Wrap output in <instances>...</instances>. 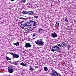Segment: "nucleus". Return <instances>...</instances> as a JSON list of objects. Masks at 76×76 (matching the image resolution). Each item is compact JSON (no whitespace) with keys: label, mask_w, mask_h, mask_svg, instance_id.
<instances>
[{"label":"nucleus","mask_w":76,"mask_h":76,"mask_svg":"<svg viewBox=\"0 0 76 76\" xmlns=\"http://www.w3.org/2000/svg\"><path fill=\"white\" fill-rule=\"evenodd\" d=\"M58 39H59V38H58Z\"/></svg>","instance_id":"34"},{"label":"nucleus","mask_w":76,"mask_h":76,"mask_svg":"<svg viewBox=\"0 0 76 76\" xmlns=\"http://www.w3.org/2000/svg\"><path fill=\"white\" fill-rule=\"evenodd\" d=\"M29 26H32V25L30 24V22L28 21L22 24H21L20 26L22 29H28L29 28Z\"/></svg>","instance_id":"1"},{"label":"nucleus","mask_w":76,"mask_h":76,"mask_svg":"<svg viewBox=\"0 0 76 76\" xmlns=\"http://www.w3.org/2000/svg\"><path fill=\"white\" fill-rule=\"evenodd\" d=\"M13 44L14 45H16L17 44H18V45H19V42H18L16 43H13Z\"/></svg>","instance_id":"16"},{"label":"nucleus","mask_w":76,"mask_h":76,"mask_svg":"<svg viewBox=\"0 0 76 76\" xmlns=\"http://www.w3.org/2000/svg\"><path fill=\"white\" fill-rule=\"evenodd\" d=\"M51 36L53 38H56L58 36L57 34L55 32L51 33Z\"/></svg>","instance_id":"8"},{"label":"nucleus","mask_w":76,"mask_h":76,"mask_svg":"<svg viewBox=\"0 0 76 76\" xmlns=\"http://www.w3.org/2000/svg\"><path fill=\"white\" fill-rule=\"evenodd\" d=\"M34 18H36V19H37V18H38L39 17L38 16H34Z\"/></svg>","instance_id":"23"},{"label":"nucleus","mask_w":76,"mask_h":76,"mask_svg":"<svg viewBox=\"0 0 76 76\" xmlns=\"http://www.w3.org/2000/svg\"><path fill=\"white\" fill-rule=\"evenodd\" d=\"M28 15H32V16L35 15L34 13L33 12V11H28Z\"/></svg>","instance_id":"10"},{"label":"nucleus","mask_w":76,"mask_h":76,"mask_svg":"<svg viewBox=\"0 0 76 76\" xmlns=\"http://www.w3.org/2000/svg\"><path fill=\"white\" fill-rule=\"evenodd\" d=\"M26 44L25 45V47L26 48H31L32 47V45H31L29 43H26Z\"/></svg>","instance_id":"9"},{"label":"nucleus","mask_w":76,"mask_h":76,"mask_svg":"<svg viewBox=\"0 0 76 76\" xmlns=\"http://www.w3.org/2000/svg\"><path fill=\"white\" fill-rule=\"evenodd\" d=\"M59 53H61V51H59Z\"/></svg>","instance_id":"33"},{"label":"nucleus","mask_w":76,"mask_h":76,"mask_svg":"<svg viewBox=\"0 0 76 76\" xmlns=\"http://www.w3.org/2000/svg\"><path fill=\"white\" fill-rule=\"evenodd\" d=\"M34 66V67H35L36 69H37V68H38V66Z\"/></svg>","instance_id":"27"},{"label":"nucleus","mask_w":76,"mask_h":76,"mask_svg":"<svg viewBox=\"0 0 76 76\" xmlns=\"http://www.w3.org/2000/svg\"><path fill=\"white\" fill-rule=\"evenodd\" d=\"M16 45L17 47H18V44H17Z\"/></svg>","instance_id":"31"},{"label":"nucleus","mask_w":76,"mask_h":76,"mask_svg":"<svg viewBox=\"0 0 76 76\" xmlns=\"http://www.w3.org/2000/svg\"><path fill=\"white\" fill-rule=\"evenodd\" d=\"M5 58L6 59V60H11V58H10L8 57L7 56H6Z\"/></svg>","instance_id":"17"},{"label":"nucleus","mask_w":76,"mask_h":76,"mask_svg":"<svg viewBox=\"0 0 76 76\" xmlns=\"http://www.w3.org/2000/svg\"><path fill=\"white\" fill-rule=\"evenodd\" d=\"M65 21H66V22H67L69 23V21H68V20H67V18H66L65 19Z\"/></svg>","instance_id":"24"},{"label":"nucleus","mask_w":76,"mask_h":76,"mask_svg":"<svg viewBox=\"0 0 76 76\" xmlns=\"http://www.w3.org/2000/svg\"><path fill=\"white\" fill-rule=\"evenodd\" d=\"M50 72V75L52 76H61L60 73H57L53 68H51Z\"/></svg>","instance_id":"3"},{"label":"nucleus","mask_w":76,"mask_h":76,"mask_svg":"<svg viewBox=\"0 0 76 76\" xmlns=\"http://www.w3.org/2000/svg\"><path fill=\"white\" fill-rule=\"evenodd\" d=\"M42 31H43V29H42L41 28H40L39 29V30L37 31V32L39 34H42Z\"/></svg>","instance_id":"12"},{"label":"nucleus","mask_w":76,"mask_h":76,"mask_svg":"<svg viewBox=\"0 0 76 76\" xmlns=\"http://www.w3.org/2000/svg\"><path fill=\"white\" fill-rule=\"evenodd\" d=\"M15 0H11V1H14Z\"/></svg>","instance_id":"28"},{"label":"nucleus","mask_w":76,"mask_h":76,"mask_svg":"<svg viewBox=\"0 0 76 76\" xmlns=\"http://www.w3.org/2000/svg\"><path fill=\"white\" fill-rule=\"evenodd\" d=\"M48 72H50V70H48Z\"/></svg>","instance_id":"32"},{"label":"nucleus","mask_w":76,"mask_h":76,"mask_svg":"<svg viewBox=\"0 0 76 76\" xmlns=\"http://www.w3.org/2000/svg\"><path fill=\"white\" fill-rule=\"evenodd\" d=\"M67 47L68 50H70V46L69 45H68V46H67Z\"/></svg>","instance_id":"21"},{"label":"nucleus","mask_w":76,"mask_h":76,"mask_svg":"<svg viewBox=\"0 0 76 76\" xmlns=\"http://www.w3.org/2000/svg\"><path fill=\"white\" fill-rule=\"evenodd\" d=\"M73 20L75 21V22H76V20L75 19H73Z\"/></svg>","instance_id":"29"},{"label":"nucleus","mask_w":76,"mask_h":76,"mask_svg":"<svg viewBox=\"0 0 76 76\" xmlns=\"http://www.w3.org/2000/svg\"><path fill=\"white\" fill-rule=\"evenodd\" d=\"M30 22L31 23H32V25L33 26L34 28H37V26H35H35H36V24H37V22H35L32 20H30Z\"/></svg>","instance_id":"7"},{"label":"nucleus","mask_w":76,"mask_h":76,"mask_svg":"<svg viewBox=\"0 0 76 76\" xmlns=\"http://www.w3.org/2000/svg\"><path fill=\"white\" fill-rule=\"evenodd\" d=\"M43 69L45 71H48V68L47 66L44 67Z\"/></svg>","instance_id":"13"},{"label":"nucleus","mask_w":76,"mask_h":76,"mask_svg":"<svg viewBox=\"0 0 76 76\" xmlns=\"http://www.w3.org/2000/svg\"><path fill=\"white\" fill-rule=\"evenodd\" d=\"M10 54L11 55H12L13 58H19V55L17 54L14 53H10Z\"/></svg>","instance_id":"5"},{"label":"nucleus","mask_w":76,"mask_h":76,"mask_svg":"<svg viewBox=\"0 0 76 76\" xmlns=\"http://www.w3.org/2000/svg\"><path fill=\"white\" fill-rule=\"evenodd\" d=\"M8 71L9 73H12L14 72V70L12 67H9L8 68Z\"/></svg>","instance_id":"6"},{"label":"nucleus","mask_w":76,"mask_h":76,"mask_svg":"<svg viewBox=\"0 0 76 76\" xmlns=\"http://www.w3.org/2000/svg\"><path fill=\"white\" fill-rule=\"evenodd\" d=\"M23 53H25V51H23Z\"/></svg>","instance_id":"30"},{"label":"nucleus","mask_w":76,"mask_h":76,"mask_svg":"<svg viewBox=\"0 0 76 76\" xmlns=\"http://www.w3.org/2000/svg\"><path fill=\"white\" fill-rule=\"evenodd\" d=\"M56 23L57 26H59V23H58V21H56Z\"/></svg>","instance_id":"20"},{"label":"nucleus","mask_w":76,"mask_h":76,"mask_svg":"<svg viewBox=\"0 0 76 76\" xmlns=\"http://www.w3.org/2000/svg\"><path fill=\"white\" fill-rule=\"evenodd\" d=\"M22 13H23V15H27L28 13V12H27L26 11H23Z\"/></svg>","instance_id":"14"},{"label":"nucleus","mask_w":76,"mask_h":76,"mask_svg":"<svg viewBox=\"0 0 76 76\" xmlns=\"http://www.w3.org/2000/svg\"><path fill=\"white\" fill-rule=\"evenodd\" d=\"M14 64H15V65H18V62H13Z\"/></svg>","instance_id":"18"},{"label":"nucleus","mask_w":76,"mask_h":76,"mask_svg":"<svg viewBox=\"0 0 76 76\" xmlns=\"http://www.w3.org/2000/svg\"><path fill=\"white\" fill-rule=\"evenodd\" d=\"M30 69L31 70V71H33V70H34V69L33 68H32L31 67L30 68Z\"/></svg>","instance_id":"22"},{"label":"nucleus","mask_w":76,"mask_h":76,"mask_svg":"<svg viewBox=\"0 0 76 76\" xmlns=\"http://www.w3.org/2000/svg\"><path fill=\"white\" fill-rule=\"evenodd\" d=\"M20 65H21L22 66H25V67H26L27 66V65L26 64H24L23 62H21L20 63Z\"/></svg>","instance_id":"15"},{"label":"nucleus","mask_w":76,"mask_h":76,"mask_svg":"<svg viewBox=\"0 0 76 76\" xmlns=\"http://www.w3.org/2000/svg\"><path fill=\"white\" fill-rule=\"evenodd\" d=\"M61 45L62 47H66L67 46V43L65 42H63L61 44Z\"/></svg>","instance_id":"11"},{"label":"nucleus","mask_w":76,"mask_h":76,"mask_svg":"<svg viewBox=\"0 0 76 76\" xmlns=\"http://www.w3.org/2000/svg\"><path fill=\"white\" fill-rule=\"evenodd\" d=\"M19 19H23V20H27V18H22L20 17L19 18Z\"/></svg>","instance_id":"19"},{"label":"nucleus","mask_w":76,"mask_h":76,"mask_svg":"<svg viewBox=\"0 0 76 76\" xmlns=\"http://www.w3.org/2000/svg\"><path fill=\"white\" fill-rule=\"evenodd\" d=\"M22 1H23V3H25L26 0H22Z\"/></svg>","instance_id":"25"},{"label":"nucleus","mask_w":76,"mask_h":76,"mask_svg":"<svg viewBox=\"0 0 76 76\" xmlns=\"http://www.w3.org/2000/svg\"><path fill=\"white\" fill-rule=\"evenodd\" d=\"M34 42L37 44V45H44V42L41 39L37 40V41L35 42Z\"/></svg>","instance_id":"4"},{"label":"nucleus","mask_w":76,"mask_h":76,"mask_svg":"<svg viewBox=\"0 0 76 76\" xmlns=\"http://www.w3.org/2000/svg\"><path fill=\"white\" fill-rule=\"evenodd\" d=\"M60 48H61V45L59 44L53 46L51 48V50L53 51H60Z\"/></svg>","instance_id":"2"},{"label":"nucleus","mask_w":76,"mask_h":76,"mask_svg":"<svg viewBox=\"0 0 76 76\" xmlns=\"http://www.w3.org/2000/svg\"><path fill=\"white\" fill-rule=\"evenodd\" d=\"M35 35H36V34H33V37H35Z\"/></svg>","instance_id":"26"}]
</instances>
